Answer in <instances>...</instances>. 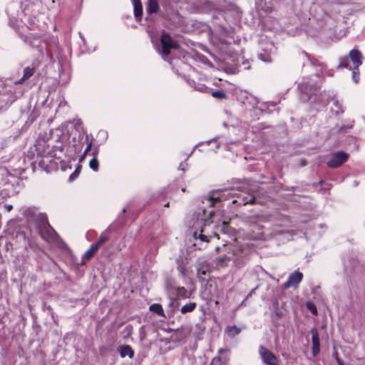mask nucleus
Wrapping results in <instances>:
<instances>
[{
  "mask_svg": "<svg viewBox=\"0 0 365 365\" xmlns=\"http://www.w3.org/2000/svg\"><path fill=\"white\" fill-rule=\"evenodd\" d=\"M52 4H54L56 0H51Z\"/></svg>",
  "mask_w": 365,
  "mask_h": 365,
  "instance_id": "3c124183",
  "label": "nucleus"
},
{
  "mask_svg": "<svg viewBox=\"0 0 365 365\" xmlns=\"http://www.w3.org/2000/svg\"><path fill=\"white\" fill-rule=\"evenodd\" d=\"M197 307V304L195 302H190L184 306H182L180 309V312L182 314H186L187 312H192Z\"/></svg>",
  "mask_w": 365,
  "mask_h": 365,
  "instance_id": "4be33fe9",
  "label": "nucleus"
},
{
  "mask_svg": "<svg viewBox=\"0 0 365 365\" xmlns=\"http://www.w3.org/2000/svg\"><path fill=\"white\" fill-rule=\"evenodd\" d=\"M303 56L305 58L303 62V68L304 71H312L314 75L318 76L323 70L322 64L320 63L318 60L307 53H303Z\"/></svg>",
  "mask_w": 365,
  "mask_h": 365,
  "instance_id": "7ed1b4c3",
  "label": "nucleus"
},
{
  "mask_svg": "<svg viewBox=\"0 0 365 365\" xmlns=\"http://www.w3.org/2000/svg\"><path fill=\"white\" fill-rule=\"evenodd\" d=\"M91 147H92V143H89L88 144L87 148H86V150H85V151H84V153H83V155H86L88 153V152L89 150H91Z\"/></svg>",
  "mask_w": 365,
  "mask_h": 365,
  "instance_id": "ea45409f",
  "label": "nucleus"
},
{
  "mask_svg": "<svg viewBox=\"0 0 365 365\" xmlns=\"http://www.w3.org/2000/svg\"><path fill=\"white\" fill-rule=\"evenodd\" d=\"M158 10V0H148L146 11L148 14H156Z\"/></svg>",
  "mask_w": 365,
  "mask_h": 365,
  "instance_id": "a211bd4d",
  "label": "nucleus"
},
{
  "mask_svg": "<svg viewBox=\"0 0 365 365\" xmlns=\"http://www.w3.org/2000/svg\"><path fill=\"white\" fill-rule=\"evenodd\" d=\"M208 201L210 203V206L212 207L214 203L220 201V199L219 197L210 196L208 199Z\"/></svg>",
  "mask_w": 365,
  "mask_h": 365,
  "instance_id": "2f4dec72",
  "label": "nucleus"
},
{
  "mask_svg": "<svg viewBox=\"0 0 365 365\" xmlns=\"http://www.w3.org/2000/svg\"><path fill=\"white\" fill-rule=\"evenodd\" d=\"M255 229L257 230V232L256 233V235H255L253 236V238L255 239H260L263 232L261 231L262 228L258 227L257 225H254L253 226V230L252 232H255Z\"/></svg>",
  "mask_w": 365,
  "mask_h": 365,
  "instance_id": "c756f323",
  "label": "nucleus"
},
{
  "mask_svg": "<svg viewBox=\"0 0 365 365\" xmlns=\"http://www.w3.org/2000/svg\"><path fill=\"white\" fill-rule=\"evenodd\" d=\"M36 71V67L34 65H32V66H27L24 69V74L23 76L17 81L15 82L16 84H21L25 81L29 79L30 77H31L34 72Z\"/></svg>",
  "mask_w": 365,
  "mask_h": 365,
  "instance_id": "2eb2a0df",
  "label": "nucleus"
},
{
  "mask_svg": "<svg viewBox=\"0 0 365 365\" xmlns=\"http://www.w3.org/2000/svg\"><path fill=\"white\" fill-rule=\"evenodd\" d=\"M98 250V248L96 245L93 244L90 249L88 250L86 253L83 255L81 264H85L88 261H89L93 255L96 254V252Z\"/></svg>",
  "mask_w": 365,
  "mask_h": 365,
  "instance_id": "dca6fc26",
  "label": "nucleus"
},
{
  "mask_svg": "<svg viewBox=\"0 0 365 365\" xmlns=\"http://www.w3.org/2000/svg\"><path fill=\"white\" fill-rule=\"evenodd\" d=\"M327 103H328V101H325L324 103H322V105H323L324 106H325Z\"/></svg>",
  "mask_w": 365,
  "mask_h": 365,
  "instance_id": "09e8293b",
  "label": "nucleus"
},
{
  "mask_svg": "<svg viewBox=\"0 0 365 365\" xmlns=\"http://www.w3.org/2000/svg\"><path fill=\"white\" fill-rule=\"evenodd\" d=\"M40 234L44 239H53L57 234L47 221H44L40 229Z\"/></svg>",
  "mask_w": 365,
  "mask_h": 365,
  "instance_id": "f8f14e48",
  "label": "nucleus"
},
{
  "mask_svg": "<svg viewBox=\"0 0 365 365\" xmlns=\"http://www.w3.org/2000/svg\"><path fill=\"white\" fill-rule=\"evenodd\" d=\"M178 270L180 272V274L182 276L186 275L187 271H186L185 268L182 264H178Z\"/></svg>",
  "mask_w": 365,
  "mask_h": 365,
  "instance_id": "72a5a7b5",
  "label": "nucleus"
},
{
  "mask_svg": "<svg viewBox=\"0 0 365 365\" xmlns=\"http://www.w3.org/2000/svg\"><path fill=\"white\" fill-rule=\"evenodd\" d=\"M125 211H126V208H123V212L124 213V212H125Z\"/></svg>",
  "mask_w": 365,
  "mask_h": 365,
  "instance_id": "8fccbe9b",
  "label": "nucleus"
},
{
  "mask_svg": "<svg viewBox=\"0 0 365 365\" xmlns=\"http://www.w3.org/2000/svg\"><path fill=\"white\" fill-rule=\"evenodd\" d=\"M259 354L262 361L267 365H278L277 357L268 349L263 346L259 347Z\"/></svg>",
  "mask_w": 365,
  "mask_h": 365,
  "instance_id": "423d86ee",
  "label": "nucleus"
},
{
  "mask_svg": "<svg viewBox=\"0 0 365 365\" xmlns=\"http://www.w3.org/2000/svg\"><path fill=\"white\" fill-rule=\"evenodd\" d=\"M223 17L227 21L237 20L240 18V11L237 7L234 5H230L224 11Z\"/></svg>",
  "mask_w": 365,
  "mask_h": 365,
  "instance_id": "1a4fd4ad",
  "label": "nucleus"
},
{
  "mask_svg": "<svg viewBox=\"0 0 365 365\" xmlns=\"http://www.w3.org/2000/svg\"><path fill=\"white\" fill-rule=\"evenodd\" d=\"M256 190L250 188L249 190V192L246 196H243L242 197H239L238 200H235L232 201V203H239L242 205H246L247 204L253 205L255 202L256 197L255 192Z\"/></svg>",
  "mask_w": 365,
  "mask_h": 365,
  "instance_id": "9d476101",
  "label": "nucleus"
},
{
  "mask_svg": "<svg viewBox=\"0 0 365 365\" xmlns=\"http://www.w3.org/2000/svg\"><path fill=\"white\" fill-rule=\"evenodd\" d=\"M220 362V359L219 358H214L212 361L211 365H213L214 364H216V365H219Z\"/></svg>",
  "mask_w": 365,
  "mask_h": 365,
  "instance_id": "37998d69",
  "label": "nucleus"
},
{
  "mask_svg": "<svg viewBox=\"0 0 365 365\" xmlns=\"http://www.w3.org/2000/svg\"><path fill=\"white\" fill-rule=\"evenodd\" d=\"M51 150H55V153L57 154V152H63V144L61 141L58 140L56 142V144L53 145L52 148H51Z\"/></svg>",
  "mask_w": 365,
  "mask_h": 365,
  "instance_id": "bb28decb",
  "label": "nucleus"
},
{
  "mask_svg": "<svg viewBox=\"0 0 365 365\" xmlns=\"http://www.w3.org/2000/svg\"><path fill=\"white\" fill-rule=\"evenodd\" d=\"M303 278V274L299 271H294L289 274L287 282L284 284L285 289L290 287L297 288Z\"/></svg>",
  "mask_w": 365,
  "mask_h": 365,
  "instance_id": "6e6552de",
  "label": "nucleus"
},
{
  "mask_svg": "<svg viewBox=\"0 0 365 365\" xmlns=\"http://www.w3.org/2000/svg\"><path fill=\"white\" fill-rule=\"evenodd\" d=\"M299 91V99L302 102H308L312 96H316L319 91V86L313 80L307 78H304L298 85Z\"/></svg>",
  "mask_w": 365,
  "mask_h": 365,
  "instance_id": "f03ea898",
  "label": "nucleus"
},
{
  "mask_svg": "<svg viewBox=\"0 0 365 365\" xmlns=\"http://www.w3.org/2000/svg\"><path fill=\"white\" fill-rule=\"evenodd\" d=\"M349 158V154L343 151L335 153L332 158L327 162V165L329 168H335L341 166Z\"/></svg>",
  "mask_w": 365,
  "mask_h": 365,
  "instance_id": "0eeeda50",
  "label": "nucleus"
},
{
  "mask_svg": "<svg viewBox=\"0 0 365 365\" xmlns=\"http://www.w3.org/2000/svg\"><path fill=\"white\" fill-rule=\"evenodd\" d=\"M336 361L339 365H344L339 358H336Z\"/></svg>",
  "mask_w": 365,
  "mask_h": 365,
  "instance_id": "c03bdc74",
  "label": "nucleus"
},
{
  "mask_svg": "<svg viewBox=\"0 0 365 365\" xmlns=\"http://www.w3.org/2000/svg\"><path fill=\"white\" fill-rule=\"evenodd\" d=\"M196 89L200 91L201 92H204V93L210 92V88L204 85H201V86L197 87Z\"/></svg>",
  "mask_w": 365,
  "mask_h": 365,
  "instance_id": "473e14b6",
  "label": "nucleus"
},
{
  "mask_svg": "<svg viewBox=\"0 0 365 365\" xmlns=\"http://www.w3.org/2000/svg\"><path fill=\"white\" fill-rule=\"evenodd\" d=\"M165 207H168L169 206V203H167L165 205Z\"/></svg>",
  "mask_w": 365,
  "mask_h": 365,
  "instance_id": "864d4df0",
  "label": "nucleus"
},
{
  "mask_svg": "<svg viewBox=\"0 0 365 365\" xmlns=\"http://www.w3.org/2000/svg\"><path fill=\"white\" fill-rule=\"evenodd\" d=\"M108 240V237H106V235H104L103 234H101V237H99V239L97 240V242L96 243H94L95 245L97 246V247L99 249L100 247L104 244L106 242H107Z\"/></svg>",
  "mask_w": 365,
  "mask_h": 365,
  "instance_id": "c85d7f7f",
  "label": "nucleus"
},
{
  "mask_svg": "<svg viewBox=\"0 0 365 365\" xmlns=\"http://www.w3.org/2000/svg\"><path fill=\"white\" fill-rule=\"evenodd\" d=\"M160 41L162 44L161 53L164 56L170 54L171 48L178 49L179 48L178 44L173 41L170 36L165 32L162 34Z\"/></svg>",
  "mask_w": 365,
  "mask_h": 365,
  "instance_id": "39448f33",
  "label": "nucleus"
},
{
  "mask_svg": "<svg viewBox=\"0 0 365 365\" xmlns=\"http://www.w3.org/2000/svg\"><path fill=\"white\" fill-rule=\"evenodd\" d=\"M222 225L224 227H227L228 225V223L226 222H223Z\"/></svg>",
  "mask_w": 365,
  "mask_h": 365,
  "instance_id": "a18cd8bd",
  "label": "nucleus"
},
{
  "mask_svg": "<svg viewBox=\"0 0 365 365\" xmlns=\"http://www.w3.org/2000/svg\"><path fill=\"white\" fill-rule=\"evenodd\" d=\"M30 44L33 48L38 50L40 53H43L44 51H48V44L44 40H41L38 38H33L30 41Z\"/></svg>",
  "mask_w": 365,
  "mask_h": 365,
  "instance_id": "ddd939ff",
  "label": "nucleus"
},
{
  "mask_svg": "<svg viewBox=\"0 0 365 365\" xmlns=\"http://www.w3.org/2000/svg\"><path fill=\"white\" fill-rule=\"evenodd\" d=\"M345 128L351 129L352 128V125H348L346 126L343 125L339 128V132H343L344 131Z\"/></svg>",
  "mask_w": 365,
  "mask_h": 365,
  "instance_id": "58836bf2",
  "label": "nucleus"
},
{
  "mask_svg": "<svg viewBox=\"0 0 365 365\" xmlns=\"http://www.w3.org/2000/svg\"><path fill=\"white\" fill-rule=\"evenodd\" d=\"M334 106L335 108H331V111L334 113L336 115H339L340 113H344V110L341 108V106L338 101H334Z\"/></svg>",
  "mask_w": 365,
  "mask_h": 365,
  "instance_id": "a878e982",
  "label": "nucleus"
},
{
  "mask_svg": "<svg viewBox=\"0 0 365 365\" xmlns=\"http://www.w3.org/2000/svg\"><path fill=\"white\" fill-rule=\"evenodd\" d=\"M259 58H260L262 61H264V62H271V59H270V58L269 57V58H264L263 57V54H261V53H260V54H259Z\"/></svg>",
  "mask_w": 365,
  "mask_h": 365,
  "instance_id": "a19ab883",
  "label": "nucleus"
},
{
  "mask_svg": "<svg viewBox=\"0 0 365 365\" xmlns=\"http://www.w3.org/2000/svg\"><path fill=\"white\" fill-rule=\"evenodd\" d=\"M312 333V354L314 356H316L319 352V336L316 329L311 330Z\"/></svg>",
  "mask_w": 365,
  "mask_h": 365,
  "instance_id": "4468645a",
  "label": "nucleus"
},
{
  "mask_svg": "<svg viewBox=\"0 0 365 365\" xmlns=\"http://www.w3.org/2000/svg\"><path fill=\"white\" fill-rule=\"evenodd\" d=\"M134 15L136 19L140 18L143 14V6L140 0H133Z\"/></svg>",
  "mask_w": 365,
  "mask_h": 365,
  "instance_id": "6ab92c4d",
  "label": "nucleus"
},
{
  "mask_svg": "<svg viewBox=\"0 0 365 365\" xmlns=\"http://www.w3.org/2000/svg\"><path fill=\"white\" fill-rule=\"evenodd\" d=\"M34 148L37 155L43 158V159L38 162L39 167L46 171H48V165L44 158H61V156H58V154L55 153V150H51L50 144L44 138H38L34 145Z\"/></svg>",
  "mask_w": 365,
  "mask_h": 365,
  "instance_id": "f257e3e1",
  "label": "nucleus"
},
{
  "mask_svg": "<svg viewBox=\"0 0 365 365\" xmlns=\"http://www.w3.org/2000/svg\"><path fill=\"white\" fill-rule=\"evenodd\" d=\"M307 308L310 310V312L314 314V315H317V308L316 307L312 304V303H308L307 304Z\"/></svg>",
  "mask_w": 365,
  "mask_h": 365,
  "instance_id": "7c9ffc66",
  "label": "nucleus"
},
{
  "mask_svg": "<svg viewBox=\"0 0 365 365\" xmlns=\"http://www.w3.org/2000/svg\"><path fill=\"white\" fill-rule=\"evenodd\" d=\"M150 310L151 312H155L159 316L164 317V311L163 307L160 304H153L150 306Z\"/></svg>",
  "mask_w": 365,
  "mask_h": 365,
  "instance_id": "412c9836",
  "label": "nucleus"
},
{
  "mask_svg": "<svg viewBox=\"0 0 365 365\" xmlns=\"http://www.w3.org/2000/svg\"><path fill=\"white\" fill-rule=\"evenodd\" d=\"M274 48L273 45H271V48H270V51H272V49Z\"/></svg>",
  "mask_w": 365,
  "mask_h": 365,
  "instance_id": "603ef678",
  "label": "nucleus"
},
{
  "mask_svg": "<svg viewBox=\"0 0 365 365\" xmlns=\"http://www.w3.org/2000/svg\"><path fill=\"white\" fill-rule=\"evenodd\" d=\"M207 271L205 269H198L197 274L200 278H202V275H206Z\"/></svg>",
  "mask_w": 365,
  "mask_h": 365,
  "instance_id": "e433bc0d",
  "label": "nucleus"
},
{
  "mask_svg": "<svg viewBox=\"0 0 365 365\" xmlns=\"http://www.w3.org/2000/svg\"><path fill=\"white\" fill-rule=\"evenodd\" d=\"M79 174V170H78V168H77L69 177V180L71 181V180H73L75 178H77V176Z\"/></svg>",
  "mask_w": 365,
  "mask_h": 365,
  "instance_id": "f704fd0d",
  "label": "nucleus"
},
{
  "mask_svg": "<svg viewBox=\"0 0 365 365\" xmlns=\"http://www.w3.org/2000/svg\"><path fill=\"white\" fill-rule=\"evenodd\" d=\"M178 294L180 295H185L187 292L186 289L183 287H178Z\"/></svg>",
  "mask_w": 365,
  "mask_h": 365,
  "instance_id": "4c0bfd02",
  "label": "nucleus"
},
{
  "mask_svg": "<svg viewBox=\"0 0 365 365\" xmlns=\"http://www.w3.org/2000/svg\"><path fill=\"white\" fill-rule=\"evenodd\" d=\"M350 70H352V79L356 83H358L359 81V71L358 69H354V67H350Z\"/></svg>",
  "mask_w": 365,
  "mask_h": 365,
  "instance_id": "cd10ccee",
  "label": "nucleus"
},
{
  "mask_svg": "<svg viewBox=\"0 0 365 365\" xmlns=\"http://www.w3.org/2000/svg\"><path fill=\"white\" fill-rule=\"evenodd\" d=\"M212 96L217 99H225L227 98L225 92L221 90L212 92Z\"/></svg>",
  "mask_w": 365,
  "mask_h": 365,
  "instance_id": "393cba45",
  "label": "nucleus"
},
{
  "mask_svg": "<svg viewBox=\"0 0 365 365\" xmlns=\"http://www.w3.org/2000/svg\"><path fill=\"white\" fill-rule=\"evenodd\" d=\"M98 150H99V148L98 147H94L93 148H91V155L93 156V157H96L98 153Z\"/></svg>",
  "mask_w": 365,
  "mask_h": 365,
  "instance_id": "c9c22d12",
  "label": "nucleus"
},
{
  "mask_svg": "<svg viewBox=\"0 0 365 365\" xmlns=\"http://www.w3.org/2000/svg\"><path fill=\"white\" fill-rule=\"evenodd\" d=\"M89 167L94 171L98 170L99 162L97 157H93L89 162Z\"/></svg>",
  "mask_w": 365,
  "mask_h": 365,
  "instance_id": "b1692460",
  "label": "nucleus"
},
{
  "mask_svg": "<svg viewBox=\"0 0 365 365\" xmlns=\"http://www.w3.org/2000/svg\"><path fill=\"white\" fill-rule=\"evenodd\" d=\"M302 165H306V161L305 160H302Z\"/></svg>",
  "mask_w": 365,
  "mask_h": 365,
  "instance_id": "de8ad7c7",
  "label": "nucleus"
},
{
  "mask_svg": "<svg viewBox=\"0 0 365 365\" xmlns=\"http://www.w3.org/2000/svg\"><path fill=\"white\" fill-rule=\"evenodd\" d=\"M118 351L120 356L123 358L128 356L130 359H132L134 356V351L129 345L120 346L118 349Z\"/></svg>",
  "mask_w": 365,
  "mask_h": 365,
  "instance_id": "f3484780",
  "label": "nucleus"
},
{
  "mask_svg": "<svg viewBox=\"0 0 365 365\" xmlns=\"http://www.w3.org/2000/svg\"><path fill=\"white\" fill-rule=\"evenodd\" d=\"M214 212L210 211L209 212V215L207 217H201L200 219H197L196 222L194 224V227L195 229V231L194 232V236L195 237H197V231H200L198 237L200 239V240L203 242H209L210 236L204 235L203 232H205V229L203 228V226H206L207 225H210L211 221L210 219L212 216L213 215Z\"/></svg>",
  "mask_w": 365,
  "mask_h": 365,
  "instance_id": "20e7f679",
  "label": "nucleus"
},
{
  "mask_svg": "<svg viewBox=\"0 0 365 365\" xmlns=\"http://www.w3.org/2000/svg\"><path fill=\"white\" fill-rule=\"evenodd\" d=\"M348 56L353 63L352 67H354V69H358L363 62V56L361 51L354 48L349 51Z\"/></svg>",
  "mask_w": 365,
  "mask_h": 365,
  "instance_id": "9b49d317",
  "label": "nucleus"
},
{
  "mask_svg": "<svg viewBox=\"0 0 365 365\" xmlns=\"http://www.w3.org/2000/svg\"><path fill=\"white\" fill-rule=\"evenodd\" d=\"M4 208L7 212H10L13 209V206L11 205H4Z\"/></svg>",
  "mask_w": 365,
  "mask_h": 365,
  "instance_id": "79ce46f5",
  "label": "nucleus"
},
{
  "mask_svg": "<svg viewBox=\"0 0 365 365\" xmlns=\"http://www.w3.org/2000/svg\"><path fill=\"white\" fill-rule=\"evenodd\" d=\"M349 56H346L340 59L339 63L338 65V68H350L349 67Z\"/></svg>",
  "mask_w": 365,
  "mask_h": 365,
  "instance_id": "5701e85b",
  "label": "nucleus"
},
{
  "mask_svg": "<svg viewBox=\"0 0 365 365\" xmlns=\"http://www.w3.org/2000/svg\"><path fill=\"white\" fill-rule=\"evenodd\" d=\"M226 333L230 337H235L241 332V329L235 325L228 326L225 329Z\"/></svg>",
  "mask_w": 365,
  "mask_h": 365,
  "instance_id": "aec40b11",
  "label": "nucleus"
},
{
  "mask_svg": "<svg viewBox=\"0 0 365 365\" xmlns=\"http://www.w3.org/2000/svg\"><path fill=\"white\" fill-rule=\"evenodd\" d=\"M180 168L182 169V170H183V171L185 170L184 168H182V163H181L180 165Z\"/></svg>",
  "mask_w": 365,
  "mask_h": 365,
  "instance_id": "49530a36",
  "label": "nucleus"
}]
</instances>
